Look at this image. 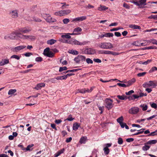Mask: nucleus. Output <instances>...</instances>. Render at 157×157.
Returning <instances> with one entry per match:
<instances>
[{"instance_id":"obj_13","label":"nucleus","mask_w":157,"mask_h":157,"mask_svg":"<svg viewBox=\"0 0 157 157\" xmlns=\"http://www.w3.org/2000/svg\"><path fill=\"white\" fill-rule=\"evenodd\" d=\"M10 16L13 18H16L18 16V11L17 10H12L10 13Z\"/></svg>"},{"instance_id":"obj_9","label":"nucleus","mask_w":157,"mask_h":157,"mask_svg":"<svg viewBox=\"0 0 157 157\" xmlns=\"http://www.w3.org/2000/svg\"><path fill=\"white\" fill-rule=\"evenodd\" d=\"M147 0H139L137 2L138 4H137V6H139L140 8H144V6L147 5Z\"/></svg>"},{"instance_id":"obj_5","label":"nucleus","mask_w":157,"mask_h":157,"mask_svg":"<svg viewBox=\"0 0 157 157\" xmlns=\"http://www.w3.org/2000/svg\"><path fill=\"white\" fill-rule=\"evenodd\" d=\"M42 16L48 22H54L56 21V19L52 18L49 14L43 13Z\"/></svg>"},{"instance_id":"obj_56","label":"nucleus","mask_w":157,"mask_h":157,"mask_svg":"<svg viewBox=\"0 0 157 157\" xmlns=\"http://www.w3.org/2000/svg\"><path fill=\"white\" fill-rule=\"evenodd\" d=\"M74 118H73L71 117V115H70L66 119V120H67L69 121H72L74 119Z\"/></svg>"},{"instance_id":"obj_19","label":"nucleus","mask_w":157,"mask_h":157,"mask_svg":"<svg viewBox=\"0 0 157 157\" xmlns=\"http://www.w3.org/2000/svg\"><path fill=\"white\" fill-rule=\"evenodd\" d=\"M64 151V148H63L61 150L59 151H58L54 155V157H57L59 156L60 155H61V154L63 153V152Z\"/></svg>"},{"instance_id":"obj_49","label":"nucleus","mask_w":157,"mask_h":157,"mask_svg":"<svg viewBox=\"0 0 157 157\" xmlns=\"http://www.w3.org/2000/svg\"><path fill=\"white\" fill-rule=\"evenodd\" d=\"M89 43V41H84L82 42H79V45H86V44H88Z\"/></svg>"},{"instance_id":"obj_46","label":"nucleus","mask_w":157,"mask_h":157,"mask_svg":"<svg viewBox=\"0 0 157 157\" xmlns=\"http://www.w3.org/2000/svg\"><path fill=\"white\" fill-rule=\"evenodd\" d=\"M85 60L88 64H92L93 63V60L90 58H88L86 59Z\"/></svg>"},{"instance_id":"obj_54","label":"nucleus","mask_w":157,"mask_h":157,"mask_svg":"<svg viewBox=\"0 0 157 157\" xmlns=\"http://www.w3.org/2000/svg\"><path fill=\"white\" fill-rule=\"evenodd\" d=\"M148 18L149 19L153 18L155 19H157V15H151V16L149 17Z\"/></svg>"},{"instance_id":"obj_64","label":"nucleus","mask_w":157,"mask_h":157,"mask_svg":"<svg viewBox=\"0 0 157 157\" xmlns=\"http://www.w3.org/2000/svg\"><path fill=\"white\" fill-rule=\"evenodd\" d=\"M56 78H54L51 79L49 81L52 83H55L56 82Z\"/></svg>"},{"instance_id":"obj_38","label":"nucleus","mask_w":157,"mask_h":157,"mask_svg":"<svg viewBox=\"0 0 157 157\" xmlns=\"http://www.w3.org/2000/svg\"><path fill=\"white\" fill-rule=\"evenodd\" d=\"M139 97L138 95H133L132 96L129 97L128 98L129 100H133L135 99L138 98Z\"/></svg>"},{"instance_id":"obj_62","label":"nucleus","mask_w":157,"mask_h":157,"mask_svg":"<svg viewBox=\"0 0 157 157\" xmlns=\"http://www.w3.org/2000/svg\"><path fill=\"white\" fill-rule=\"evenodd\" d=\"M85 91V89H82L78 90V92L82 94L86 93Z\"/></svg>"},{"instance_id":"obj_8","label":"nucleus","mask_w":157,"mask_h":157,"mask_svg":"<svg viewBox=\"0 0 157 157\" xmlns=\"http://www.w3.org/2000/svg\"><path fill=\"white\" fill-rule=\"evenodd\" d=\"M139 110V108L138 107H133L129 110L128 113L132 114H136L138 113Z\"/></svg>"},{"instance_id":"obj_33","label":"nucleus","mask_w":157,"mask_h":157,"mask_svg":"<svg viewBox=\"0 0 157 157\" xmlns=\"http://www.w3.org/2000/svg\"><path fill=\"white\" fill-rule=\"evenodd\" d=\"M123 116H121L119 118H118L117 120V121L118 123H119V124H120L122 123L123 122Z\"/></svg>"},{"instance_id":"obj_12","label":"nucleus","mask_w":157,"mask_h":157,"mask_svg":"<svg viewBox=\"0 0 157 157\" xmlns=\"http://www.w3.org/2000/svg\"><path fill=\"white\" fill-rule=\"evenodd\" d=\"M86 16H82L80 17H78L73 19L72 22H77L79 21H82L85 20L86 19Z\"/></svg>"},{"instance_id":"obj_16","label":"nucleus","mask_w":157,"mask_h":157,"mask_svg":"<svg viewBox=\"0 0 157 157\" xmlns=\"http://www.w3.org/2000/svg\"><path fill=\"white\" fill-rule=\"evenodd\" d=\"M108 7H106L105 6L100 5L98 8V10L100 11H103L105 10L108 9Z\"/></svg>"},{"instance_id":"obj_22","label":"nucleus","mask_w":157,"mask_h":157,"mask_svg":"<svg viewBox=\"0 0 157 157\" xmlns=\"http://www.w3.org/2000/svg\"><path fill=\"white\" fill-rule=\"evenodd\" d=\"M148 144H147V142L144 144V146L142 147V150L144 151H147L149 150L150 147V146L148 145Z\"/></svg>"},{"instance_id":"obj_23","label":"nucleus","mask_w":157,"mask_h":157,"mask_svg":"<svg viewBox=\"0 0 157 157\" xmlns=\"http://www.w3.org/2000/svg\"><path fill=\"white\" fill-rule=\"evenodd\" d=\"M44 55L50 58H52L54 56V54L52 52L50 51L46 53Z\"/></svg>"},{"instance_id":"obj_7","label":"nucleus","mask_w":157,"mask_h":157,"mask_svg":"<svg viewBox=\"0 0 157 157\" xmlns=\"http://www.w3.org/2000/svg\"><path fill=\"white\" fill-rule=\"evenodd\" d=\"M20 36V38L22 39L33 41L35 39V36L32 35H24L21 34V35Z\"/></svg>"},{"instance_id":"obj_37","label":"nucleus","mask_w":157,"mask_h":157,"mask_svg":"<svg viewBox=\"0 0 157 157\" xmlns=\"http://www.w3.org/2000/svg\"><path fill=\"white\" fill-rule=\"evenodd\" d=\"M63 10L64 16L68 14L71 12V10Z\"/></svg>"},{"instance_id":"obj_40","label":"nucleus","mask_w":157,"mask_h":157,"mask_svg":"<svg viewBox=\"0 0 157 157\" xmlns=\"http://www.w3.org/2000/svg\"><path fill=\"white\" fill-rule=\"evenodd\" d=\"M82 29L80 27H77L74 30L73 32L74 33H78L82 31Z\"/></svg>"},{"instance_id":"obj_51","label":"nucleus","mask_w":157,"mask_h":157,"mask_svg":"<svg viewBox=\"0 0 157 157\" xmlns=\"http://www.w3.org/2000/svg\"><path fill=\"white\" fill-rule=\"evenodd\" d=\"M117 85L120 87H128V86H127V84L126 85L124 83H117Z\"/></svg>"},{"instance_id":"obj_57","label":"nucleus","mask_w":157,"mask_h":157,"mask_svg":"<svg viewBox=\"0 0 157 157\" xmlns=\"http://www.w3.org/2000/svg\"><path fill=\"white\" fill-rule=\"evenodd\" d=\"M146 74V72H143L142 73H139L137 74V76L138 77H142L144 75Z\"/></svg>"},{"instance_id":"obj_28","label":"nucleus","mask_w":157,"mask_h":157,"mask_svg":"<svg viewBox=\"0 0 157 157\" xmlns=\"http://www.w3.org/2000/svg\"><path fill=\"white\" fill-rule=\"evenodd\" d=\"M71 42L72 43H71V44L77 45H79V42L75 39H72L71 40Z\"/></svg>"},{"instance_id":"obj_34","label":"nucleus","mask_w":157,"mask_h":157,"mask_svg":"<svg viewBox=\"0 0 157 157\" xmlns=\"http://www.w3.org/2000/svg\"><path fill=\"white\" fill-rule=\"evenodd\" d=\"M21 57V56H19L16 55H14L11 56L10 58L15 59L17 60H19L20 59Z\"/></svg>"},{"instance_id":"obj_21","label":"nucleus","mask_w":157,"mask_h":157,"mask_svg":"<svg viewBox=\"0 0 157 157\" xmlns=\"http://www.w3.org/2000/svg\"><path fill=\"white\" fill-rule=\"evenodd\" d=\"M80 124H78V123L76 122L74 123L73 124V129L74 130L76 131L77 130L78 128L80 126Z\"/></svg>"},{"instance_id":"obj_45","label":"nucleus","mask_w":157,"mask_h":157,"mask_svg":"<svg viewBox=\"0 0 157 157\" xmlns=\"http://www.w3.org/2000/svg\"><path fill=\"white\" fill-rule=\"evenodd\" d=\"M32 20L33 21H34L37 22H40L41 21L40 19L35 17H32Z\"/></svg>"},{"instance_id":"obj_25","label":"nucleus","mask_w":157,"mask_h":157,"mask_svg":"<svg viewBox=\"0 0 157 157\" xmlns=\"http://www.w3.org/2000/svg\"><path fill=\"white\" fill-rule=\"evenodd\" d=\"M136 79L135 78H133L131 80H130L127 82V86L128 87L132 85L136 82Z\"/></svg>"},{"instance_id":"obj_6","label":"nucleus","mask_w":157,"mask_h":157,"mask_svg":"<svg viewBox=\"0 0 157 157\" xmlns=\"http://www.w3.org/2000/svg\"><path fill=\"white\" fill-rule=\"evenodd\" d=\"M105 107L108 109H111L113 106V101L112 100L109 98H107L105 100Z\"/></svg>"},{"instance_id":"obj_18","label":"nucleus","mask_w":157,"mask_h":157,"mask_svg":"<svg viewBox=\"0 0 157 157\" xmlns=\"http://www.w3.org/2000/svg\"><path fill=\"white\" fill-rule=\"evenodd\" d=\"M8 59H3L0 62V66H3L9 63Z\"/></svg>"},{"instance_id":"obj_27","label":"nucleus","mask_w":157,"mask_h":157,"mask_svg":"<svg viewBox=\"0 0 157 157\" xmlns=\"http://www.w3.org/2000/svg\"><path fill=\"white\" fill-rule=\"evenodd\" d=\"M61 37L63 38L70 39L71 36L70 35V33H64L63 35L61 36Z\"/></svg>"},{"instance_id":"obj_39","label":"nucleus","mask_w":157,"mask_h":157,"mask_svg":"<svg viewBox=\"0 0 157 157\" xmlns=\"http://www.w3.org/2000/svg\"><path fill=\"white\" fill-rule=\"evenodd\" d=\"M16 92V89H10L9 91L8 94L9 95H12L14 94Z\"/></svg>"},{"instance_id":"obj_11","label":"nucleus","mask_w":157,"mask_h":157,"mask_svg":"<svg viewBox=\"0 0 157 157\" xmlns=\"http://www.w3.org/2000/svg\"><path fill=\"white\" fill-rule=\"evenodd\" d=\"M85 52L87 54L93 55L95 53L96 50L94 48H89L86 49Z\"/></svg>"},{"instance_id":"obj_15","label":"nucleus","mask_w":157,"mask_h":157,"mask_svg":"<svg viewBox=\"0 0 157 157\" xmlns=\"http://www.w3.org/2000/svg\"><path fill=\"white\" fill-rule=\"evenodd\" d=\"M45 86V84L43 83H41L38 84L35 88L37 90H40L42 87H44Z\"/></svg>"},{"instance_id":"obj_60","label":"nucleus","mask_w":157,"mask_h":157,"mask_svg":"<svg viewBox=\"0 0 157 157\" xmlns=\"http://www.w3.org/2000/svg\"><path fill=\"white\" fill-rule=\"evenodd\" d=\"M49 50L50 48H47L45 49H44L43 53L44 55H45L46 53L50 52V51H49Z\"/></svg>"},{"instance_id":"obj_36","label":"nucleus","mask_w":157,"mask_h":157,"mask_svg":"<svg viewBox=\"0 0 157 157\" xmlns=\"http://www.w3.org/2000/svg\"><path fill=\"white\" fill-rule=\"evenodd\" d=\"M151 61V59H148L145 62L141 61L140 63L142 64L147 65L150 63Z\"/></svg>"},{"instance_id":"obj_1","label":"nucleus","mask_w":157,"mask_h":157,"mask_svg":"<svg viewBox=\"0 0 157 157\" xmlns=\"http://www.w3.org/2000/svg\"><path fill=\"white\" fill-rule=\"evenodd\" d=\"M143 86L144 88L151 87V88H155L157 86V80L147 81L143 84Z\"/></svg>"},{"instance_id":"obj_42","label":"nucleus","mask_w":157,"mask_h":157,"mask_svg":"<svg viewBox=\"0 0 157 157\" xmlns=\"http://www.w3.org/2000/svg\"><path fill=\"white\" fill-rule=\"evenodd\" d=\"M104 151V153L105 155H108L109 152V150L108 148L107 147H104L103 149Z\"/></svg>"},{"instance_id":"obj_17","label":"nucleus","mask_w":157,"mask_h":157,"mask_svg":"<svg viewBox=\"0 0 157 157\" xmlns=\"http://www.w3.org/2000/svg\"><path fill=\"white\" fill-rule=\"evenodd\" d=\"M54 14L56 16L59 17H61L64 16L63 10H61L56 12L54 13Z\"/></svg>"},{"instance_id":"obj_55","label":"nucleus","mask_w":157,"mask_h":157,"mask_svg":"<svg viewBox=\"0 0 157 157\" xmlns=\"http://www.w3.org/2000/svg\"><path fill=\"white\" fill-rule=\"evenodd\" d=\"M42 59H43L41 57H37L35 59V60L36 62H41L42 60Z\"/></svg>"},{"instance_id":"obj_2","label":"nucleus","mask_w":157,"mask_h":157,"mask_svg":"<svg viewBox=\"0 0 157 157\" xmlns=\"http://www.w3.org/2000/svg\"><path fill=\"white\" fill-rule=\"evenodd\" d=\"M99 47L103 49H111L113 47V45L109 42H103L99 44Z\"/></svg>"},{"instance_id":"obj_43","label":"nucleus","mask_w":157,"mask_h":157,"mask_svg":"<svg viewBox=\"0 0 157 157\" xmlns=\"http://www.w3.org/2000/svg\"><path fill=\"white\" fill-rule=\"evenodd\" d=\"M151 106L152 108L155 109L157 108V105L156 103L150 102L149 103Z\"/></svg>"},{"instance_id":"obj_61","label":"nucleus","mask_w":157,"mask_h":157,"mask_svg":"<svg viewBox=\"0 0 157 157\" xmlns=\"http://www.w3.org/2000/svg\"><path fill=\"white\" fill-rule=\"evenodd\" d=\"M93 61L95 62L98 63H101V60L99 59H94Z\"/></svg>"},{"instance_id":"obj_31","label":"nucleus","mask_w":157,"mask_h":157,"mask_svg":"<svg viewBox=\"0 0 157 157\" xmlns=\"http://www.w3.org/2000/svg\"><path fill=\"white\" fill-rule=\"evenodd\" d=\"M69 53L74 55H77L79 54L78 52L74 50H71L69 51Z\"/></svg>"},{"instance_id":"obj_59","label":"nucleus","mask_w":157,"mask_h":157,"mask_svg":"<svg viewBox=\"0 0 157 157\" xmlns=\"http://www.w3.org/2000/svg\"><path fill=\"white\" fill-rule=\"evenodd\" d=\"M63 23L64 24H67V23H68L69 21L70 20L68 18H65L63 20Z\"/></svg>"},{"instance_id":"obj_20","label":"nucleus","mask_w":157,"mask_h":157,"mask_svg":"<svg viewBox=\"0 0 157 157\" xmlns=\"http://www.w3.org/2000/svg\"><path fill=\"white\" fill-rule=\"evenodd\" d=\"M57 41L56 40L53 39H51L50 40H48L47 41V43L48 44L52 45L55 43H56Z\"/></svg>"},{"instance_id":"obj_53","label":"nucleus","mask_w":157,"mask_h":157,"mask_svg":"<svg viewBox=\"0 0 157 157\" xmlns=\"http://www.w3.org/2000/svg\"><path fill=\"white\" fill-rule=\"evenodd\" d=\"M67 69V68L66 67H61L59 68V71L61 72L64 70H66Z\"/></svg>"},{"instance_id":"obj_44","label":"nucleus","mask_w":157,"mask_h":157,"mask_svg":"<svg viewBox=\"0 0 157 157\" xmlns=\"http://www.w3.org/2000/svg\"><path fill=\"white\" fill-rule=\"evenodd\" d=\"M155 135H157V130L153 132L150 133L147 135L148 136H154Z\"/></svg>"},{"instance_id":"obj_26","label":"nucleus","mask_w":157,"mask_h":157,"mask_svg":"<svg viewBox=\"0 0 157 157\" xmlns=\"http://www.w3.org/2000/svg\"><path fill=\"white\" fill-rule=\"evenodd\" d=\"M87 140V137H86L83 136L79 140V142L81 144H85Z\"/></svg>"},{"instance_id":"obj_63","label":"nucleus","mask_w":157,"mask_h":157,"mask_svg":"<svg viewBox=\"0 0 157 157\" xmlns=\"http://www.w3.org/2000/svg\"><path fill=\"white\" fill-rule=\"evenodd\" d=\"M99 109L101 111V112L100 113H102L103 112V111L104 110V106H98Z\"/></svg>"},{"instance_id":"obj_14","label":"nucleus","mask_w":157,"mask_h":157,"mask_svg":"<svg viewBox=\"0 0 157 157\" xmlns=\"http://www.w3.org/2000/svg\"><path fill=\"white\" fill-rule=\"evenodd\" d=\"M26 47V46L25 45L19 46L13 48V50L15 52H18L25 48Z\"/></svg>"},{"instance_id":"obj_4","label":"nucleus","mask_w":157,"mask_h":157,"mask_svg":"<svg viewBox=\"0 0 157 157\" xmlns=\"http://www.w3.org/2000/svg\"><path fill=\"white\" fill-rule=\"evenodd\" d=\"M86 57L84 56L80 55H78L75 57L74 61L76 64L82 63L83 62L85 61Z\"/></svg>"},{"instance_id":"obj_58","label":"nucleus","mask_w":157,"mask_h":157,"mask_svg":"<svg viewBox=\"0 0 157 157\" xmlns=\"http://www.w3.org/2000/svg\"><path fill=\"white\" fill-rule=\"evenodd\" d=\"M146 49H156V47L154 46H148L145 48Z\"/></svg>"},{"instance_id":"obj_30","label":"nucleus","mask_w":157,"mask_h":157,"mask_svg":"<svg viewBox=\"0 0 157 157\" xmlns=\"http://www.w3.org/2000/svg\"><path fill=\"white\" fill-rule=\"evenodd\" d=\"M157 142V140H151L148 141L147 142V144H155Z\"/></svg>"},{"instance_id":"obj_52","label":"nucleus","mask_w":157,"mask_h":157,"mask_svg":"<svg viewBox=\"0 0 157 157\" xmlns=\"http://www.w3.org/2000/svg\"><path fill=\"white\" fill-rule=\"evenodd\" d=\"M155 71H156V67H152L150 70L149 71V73H150L153 72Z\"/></svg>"},{"instance_id":"obj_35","label":"nucleus","mask_w":157,"mask_h":157,"mask_svg":"<svg viewBox=\"0 0 157 157\" xmlns=\"http://www.w3.org/2000/svg\"><path fill=\"white\" fill-rule=\"evenodd\" d=\"M34 146V145L33 144H30V145H28L27 147L26 148H25V150L26 151H32V149H30V148L32 147H33Z\"/></svg>"},{"instance_id":"obj_41","label":"nucleus","mask_w":157,"mask_h":157,"mask_svg":"<svg viewBox=\"0 0 157 157\" xmlns=\"http://www.w3.org/2000/svg\"><path fill=\"white\" fill-rule=\"evenodd\" d=\"M113 33H107L104 34L105 37H113Z\"/></svg>"},{"instance_id":"obj_47","label":"nucleus","mask_w":157,"mask_h":157,"mask_svg":"<svg viewBox=\"0 0 157 157\" xmlns=\"http://www.w3.org/2000/svg\"><path fill=\"white\" fill-rule=\"evenodd\" d=\"M100 54H112L111 52V51H106V50H104V51H102V52H100Z\"/></svg>"},{"instance_id":"obj_50","label":"nucleus","mask_w":157,"mask_h":157,"mask_svg":"<svg viewBox=\"0 0 157 157\" xmlns=\"http://www.w3.org/2000/svg\"><path fill=\"white\" fill-rule=\"evenodd\" d=\"M117 143L120 145L122 144L123 143L122 139L121 137H119L118 139Z\"/></svg>"},{"instance_id":"obj_48","label":"nucleus","mask_w":157,"mask_h":157,"mask_svg":"<svg viewBox=\"0 0 157 157\" xmlns=\"http://www.w3.org/2000/svg\"><path fill=\"white\" fill-rule=\"evenodd\" d=\"M66 79V76H65V75L58 76L56 77V79L57 80H63Z\"/></svg>"},{"instance_id":"obj_29","label":"nucleus","mask_w":157,"mask_h":157,"mask_svg":"<svg viewBox=\"0 0 157 157\" xmlns=\"http://www.w3.org/2000/svg\"><path fill=\"white\" fill-rule=\"evenodd\" d=\"M121 127L122 128H125L126 129H128L129 128L128 126L124 122H122L120 124Z\"/></svg>"},{"instance_id":"obj_24","label":"nucleus","mask_w":157,"mask_h":157,"mask_svg":"<svg viewBox=\"0 0 157 157\" xmlns=\"http://www.w3.org/2000/svg\"><path fill=\"white\" fill-rule=\"evenodd\" d=\"M129 28L134 29H141L140 27L135 25H130L129 26Z\"/></svg>"},{"instance_id":"obj_32","label":"nucleus","mask_w":157,"mask_h":157,"mask_svg":"<svg viewBox=\"0 0 157 157\" xmlns=\"http://www.w3.org/2000/svg\"><path fill=\"white\" fill-rule=\"evenodd\" d=\"M140 107L142 108V110L144 111L147 110L148 108V106L147 105L144 104L141 105Z\"/></svg>"},{"instance_id":"obj_10","label":"nucleus","mask_w":157,"mask_h":157,"mask_svg":"<svg viewBox=\"0 0 157 157\" xmlns=\"http://www.w3.org/2000/svg\"><path fill=\"white\" fill-rule=\"evenodd\" d=\"M31 30V29L29 28H23L19 29L18 30V33L21 34L26 33H29Z\"/></svg>"},{"instance_id":"obj_3","label":"nucleus","mask_w":157,"mask_h":157,"mask_svg":"<svg viewBox=\"0 0 157 157\" xmlns=\"http://www.w3.org/2000/svg\"><path fill=\"white\" fill-rule=\"evenodd\" d=\"M20 35H21V33H18L17 30L16 32L12 33L5 36V38L6 39L8 37L11 39H16L18 37L20 38Z\"/></svg>"}]
</instances>
